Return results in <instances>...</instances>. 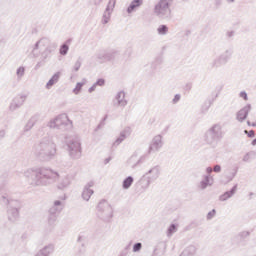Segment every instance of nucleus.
<instances>
[{
	"instance_id": "obj_1",
	"label": "nucleus",
	"mask_w": 256,
	"mask_h": 256,
	"mask_svg": "<svg viewBox=\"0 0 256 256\" xmlns=\"http://www.w3.org/2000/svg\"><path fill=\"white\" fill-rule=\"evenodd\" d=\"M24 177H26V179H31V184L36 187H47L59 180V172L50 167L41 166L26 170L24 172Z\"/></svg>"
},
{
	"instance_id": "obj_2",
	"label": "nucleus",
	"mask_w": 256,
	"mask_h": 256,
	"mask_svg": "<svg viewBox=\"0 0 256 256\" xmlns=\"http://www.w3.org/2000/svg\"><path fill=\"white\" fill-rule=\"evenodd\" d=\"M32 151L38 161L49 163L57 155V144L53 142V139L44 137L38 143L34 144Z\"/></svg>"
},
{
	"instance_id": "obj_3",
	"label": "nucleus",
	"mask_w": 256,
	"mask_h": 256,
	"mask_svg": "<svg viewBox=\"0 0 256 256\" xmlns=\"http://www.w3.org/2000/svg\"><path fill=\"white\" fill-rule=\"evenodd\" d=\"M2 203L7 205V217L8 221L15 223L19 220V211L23 209V202L15 199L8 198L7 196H2Z\"/></svg>"
},
{
	"instance_id": "obj_4",
	"label": "nucleus",
	"mask_w": 256,
	"mask_h": 256,
	"mask_svg": "<svg viewBox=\"0 0 256 256\" xmlns=\"http://www.w3.org/2000/svg\"><path fill=\"white\" fill-rule=\"evenodd\" d=\"M41 50V57L45 61L57 49V44L56 43H51V40L49 38H41L38 40L32 50V53L34 57H38L35 53L37 51Z\"/></svg>"
},
{
	"instance_id": "obj_5",
	"label": "nucleus",
	"mask_w": 256,
	"mask_h": 256,
	"mask_svg": "<svg viewBox=\"0 0 256 256\" xmlns=\"http://www.w3.org/2000/svg\"><path fill=\"white\" fill-rule=\"evenodd\" d=\"M223 139V130L221 125L214 124L210 129H208L204 135V141L207 145L211 147H217L219 141Z\"/></svg>"
},
{
	"instance_id": "obj_6",
	"label": "nucleus",
	"mask_w": 256,
	"mask_h": 256,
	"mask_svg": "<svg viewBox=\"0 0 256 256\" xmlns=\"http://www.w3.org/2000/svg\"><path fill=\"white\" fill-rule=\"evenodd\" d=\"M173 0H159V2L154 6V15L158 19H165L166 21L171 20V5Z\"/></svg>"
},
{
	"instance_id": "obj_7",
	"label": "nucleus",
	"mask_w": 256,
	"mask_h": 256,
	"mask_svg": "<svg viewBox=\"0 0 256 256\" xmlns=\"http://www.w3.org/2000/svg\"><path fill=\"white\" fill-rule=\"evenodd\" d=\"M49 129H61L62 131H67L73 127V122L69 119L67 114H60L50 120L47 124Z\"/></svg>"
},
{
	"instance_id": "obj_8",
	"label": "nucleus",
	"mask_w": 256,
	"mask_h": 256,
	"mask_svg": "<svg viewBox=\"0 0 256 256\" xmlns=\"http://www.w3.org/2000/svg\"><path fill=\"white\" fill-rule=\"evenodd\" d=\"M67 151L71 159H81V140L75 136L66 141Z\"/></svg>"
},
{
	"instance_id": "obj_9",
	"label": "nucleus",
	"mask_w": 256,
	"mask_h": 256,
	"mask_svg": "<svg viewBox=\"0 0 256 256\" xmlns=\"http://www.w3.org/2000/svg\"><path fill=\"white\" fill-rule=\"evenodd\" d=\"M97 217L102 221H109L113 218V207L105 199L101 200L97 205Z\"/></svg>"
},
{
	"instance_id": "obj_10",
	"label": "nucleus",
	"mask_w": 256,
	"mask_h": 256,
	"mask_svg": "<svg viewBox=\"0 0 256 256\" xmlns=\"http://www.w3.org/2000/svg\"><path fill=\"white\" fill-rule=\"evenodd\" d=\"M233 57V48H227L222 54L216 57L212 63H210L211 69H219L223 65H227L231 58Z\"/></svg>"
},
{
	"instance_id": "obj_11",
	"label": "nucleus",
	"mask_w": 256,
	"mask_h": 256,
	"mask_svg": "<svg viewBox=\"0 0 256 256\" xmlns=\"http://www.w3.org/2000/svg\"><path fill=\"white\" fill-rule=\"evenodd\" d=\"M163 145V136L160 134L154 136L148 148V155H151L152 153H159L163 148Z\"/></svg>"
},
{
	"instance_id": "obj_12",
	"label": "nucleus",
	"mask_w": 256,
	"mask_h": 256,
	"mask_svg": "<svg viewBox=\"0 0 256 256\" xmlns=\"http://www.w3.org/2000/svg\"><path fill=\"white\" fill-rule=\"evenodd\" d=\"M98 61L100 63H106V61H115L117 57H119V51L117 50H108V51H101L96 55Z\"/></svg>"
},
{
	"instance_id": "obj_13",
	"label": "nucleus",
	"mask_w": 256,
	"mask_h": 256,
	"mask_svg": "<svg viewBox=\"0 0 256 256\" xmlns=\"http://www.w3.org/2000/svg\"><path fill=\"white\" fill-rule=\"evenodd\" d=\"M116 4L117 0H109L102 16V25H107V23L111 21V13H113V9H115Z\"/></svg>"
},
{
	"instance_id": "obj_14",
	"label": "nucleus",
	"mask_w": 256,
	"mask_h": 256,
	"mask_svg": "<svg viewBox=\"0 0 256 256\" xmlns=\"http://www.w3.org/2000/svg\"><path fill=\"white\" fill-rule=\"evenodd\" d=\"M26 99H27V96L25 95L16 96L9 105V111L13 113V111H17V109H21Z\"/></svg>"
},
{
	"instance_id": "obj_15",
	"label": "nucleus",
	"mask_w": 256,
	"mask_h": 256,
	"mask_svg": "<svg viewBox=\"0 0 256 256\" xmlns=\"http://www.w3.org/2000/svg\"><path fill=\"white\" fill-rule=\"evenodd\" d=\"M251 235L249 231H242L233 238V243H236L238 247H244L247 244V237Z\"/></svg>"
},
{
	"instance_id": "obj_16",
	"label": "nucleus",
	"mask_w": 256,
	"mask_h": 256,
	"mask_svg": "<svg viewBox=\"0 0 256 256\" xmlns=\"http://www.w3.org/2000/svg\"><path fill=\"white\" fill-rule=\"evenodd\" d=\"M249 113H251V104H247L236 113V120L239 123H243L249 117Z\"/></svg>"
},
{
	"instance_id": "obj_17",
	"label": "nucleus",
	"mask_w": 256,
	"mask_h": 256,
	"mask_svg": "<svg viewBox=\"0 0 256 256\" xmlns=\"http://www.w3.org/2000/svg\"><path fill=\"white\" fill-rule=\"evenodd\" d=\"M213 183H215L213 176L203 175L202 180L198 184V189H200V191H205L207 187H213Z\"/></svg>"
},
{
	"instance_id": "obj_18",
	"label": "nucleus",
	"mask_w": 256,
	"mask_h": 256,
	"mask_svg": "<svg viewBox=\"0 0 256 256\" xmlns=\"http://www.w3.org/2000/svg\"><path fill=\"white\" fill-rule=\"evenodd\" d=\"M145 175L150 179L152 183H155L161 175V166L156 165L152 167L148 172L145 173Z\"/></svg>"
},
{
	"instance_id": "obj_19",
	"label": "nucleus",
	"mask_w": 256,
	"mask_h": 256,
	"mask_svg": "<svg viewBox=\"0 0 256 256\" xmlns=\"http://www.w3.org/2000/svg\"><path fill=\"white\" fill-rule=\"evenodd\" d=\"M63 211V202L61 200L54 201L53 206L48 210V215L59 217V213Z\"/></svg>"
},
{
	"instance_id": "obj_20",
	"label": "nucleus",
	"mask_w": 256,
	"mask_h": 256,
	"mask_svg": "<svg viewBox=\"0 0 256 256\" xmlns=\"http://www.w3.org/2000/svg\"><path fill=\"white\" fill-rule=\"evenodd\" d=\"M63 211V202L61 200L54 201L53 206L48 210V215L59 217V213Z\"/></svg>"
},
{
	"instance_id": "obj_21",
	"label": "nucleus",
	"mask_w": 256,
	"mask_h": 256,
	"mask_svg": "<svg viewBox=\"0 0 256 256\" xmlns=\"http://www.w3.org/2000/svg\"><path fill=\"white\" fill-rule=\"evenodd\" d=\"M143 161H145V156L137 158V154H133L128 160V165L131 167V169H136L138 165L143 163Z\"/></svg>"
},
{
	"instance_id": "obj_22",
	"label": "nucleus",
	"mask_w": 256,
	"mask_h": 256,
	"mask_svg": "<svg viewBox=\"0 0 256 256\" xmlns=\"http://www.w3.org/2000/svg\"><path fill=\"white\" fill-rule=\"evenodd\" d=\"M93 187V182H89L83 189L82 199L84 201H89L91 199V195H93L94 191L91 189Z\"/></svg>"
},
{
	"instance_id": "obj_23",
	"label": "nucleus",
	"mask_w": 256,
	"mask_h": 256,
	"mask_svg": "<svg viewBox=\"0 0 256 256\" xmlns=\"http://www.w3.org/2000/svg\"><path fill=\"white\" fill-rule=\"evenodd\" d=\"M238 185L235 184L229 191L224 192L222 195L219 196L220 201H227L233 197L237 193Z\"/></svg>"
},
{
	"instance_id": "obj_24",
	"label": "nucleus",
	"mask_w": 256,
	"mask_h": 256,
	"mask_svg": "<svg viewBox=\"0 0 256 256\" xmlns=\"http://www.w3.org/2000/svg\"><path fill=\"white\" fill-rule=\"evenodd\" d=\"M71 185V177L65 176L64 178H61L58 182L57 189L60 191H64V189H67Z\"/></svg>"
},
{
	"instance_id": "obj_25",
	"label": "nucleus",
	"mask_w": 256,
	"mask_h": 256,
	"mask_svg": "<svg viewBox=\"0 0 256 256\" xmlns=\"http://www.w3.org/2000/svg\"><path fill=\"white\" fill-rule=\"evenodd\" d=\"M37 121H39V116L38 115L32 116L28 120L27 124L24 126V133L31 131L33 127H35V123H37Z\"/></svg>"
},
{
	"instance_id": "obj_26",
	"label": "nucleus",
	"mask_w": 256,
	"mask_h": 256,
	"mask_svg": "<svg viewBox=\"0 0 256 256\" xmlns=\"http://www.w3.org/2000/svg\"><path fill=\"white\" fill-rule=\"evenodd\" d=\"M165 249H167V243L163 241L158 242L153 250L152 256H158L159 253H165Z\"/></svg>"
},
{
	"instance_id": "obj_27",
	"label": "nucleus",
	"mask_w": 256,
	"mask_h": 256,
	"mask_svg": "<svg viewBox=\"0 0 256 256\" xmlns=\"http://www.w3.org/2000/svg\"><path fill=\"white\" fill-rule=\"evenodd\" d=\"M115 99L120 107H126L128 102L125 100V91H119L116 94Z\"/></svg>"
},
{
	"instance_id": "obj_28",
	"label": "nucleus",
	"mask_w": 256,
	"mask_h": 256,
	"mask_svg": "<svg viewBox=\"0 0 256 256\" xmlns=\"http://www.w3.org/2000/svg\"><path fill=\"white\" fill-rule=\"evenodd\" d=\"M61 77V72H56L47 82L46 89H51L53 85L59 82V79Z\"/></svg>"
},
{
	"instance_id": "obj_29",
	"label": "nucleus",
	"mask_w": 256,
	"mask_h": 256,
	"mask_svg": "<svg viewBox=\"0 0 256 256\" xmlns=\"http://www.w3.org/2000/svg\"><path fill=\"white\" fill-rule=\"evenodd\" d=\"M141 5H143V0H132L127 8V13H133V11H135V9H139Z\"/></svg>"
},
{
	"instance_id": "obj_30",
	"label": "nucleus",
	"mask_w": 256,
	"mask_h": 256,
	"mask_svg": "<svg viewBox=\"0 0 256 256\" xmlns=\"http://www.w3.org/2000/svg\"><path fill=\"white\" fill-rule=\"evenodd\" d=\"M151 183L153 182L148 178L147 174H144L139 180V184L144 190L149 189V185H151Z\"/></svg>"
},
{
	"instance_id": "obj_31",
	"label": "nucleus",
	"mask_w": 256,
	"mask_h": 256,
	"mask_svg": "<svg viewBox=\"0 0 256 256\" xmlns=\"http://www.w3.org/2000/svg\"><path fill=\"white\" fill-rule=\"evenodd\" d=\"M197 253V248L194 245L186 247L180 256H194Z\"/></svg>"
},
{
	"instance_id": "obj_32",
	"label": "nucleus",
	"mask_w": 256,
	"mask_h": 256,
	"mask_svg": "<svg viewBox=\"0 0 256 256\" xmlns=\"http://www.w3.org/2000/svg\"><path fill=\"white\" fill-rule=\"evenodd\" d=\"M134 181L135 179L133 178V176H127L122 182V189H131V185H133Z\"/></svg>"
},
{
	"instance_id": "obj_33",
	"label": "nucleus",
	"mask_w": 256,
	"mask_h": 256,
	"mask_svg": "<svg viewBox=\"0 0 256 256\" xmlns=\"http://www.w3.org/2000/svg\"><path fill=\"white\" fill-rule=\"evenodd\" d=\"M67 43H71V39H68L65 43H63L61 46H60V49H59V53L60 55H67V53H69V44Z\"/></svg>"
},
{
	"instance_id": "obj_34",
	"label": "nucleus",
	"mask_w": 256,
	"mask_h": 256,
	"mask_svg": "<svg viewBox=\"0 0 256 256\" xmlns=\"http://www.w3.org/2000/svg\"><path fill=\"white\" fill-rule=\"evenodd\" d=\"M125 139H127V134L125 133V131H123L120 133V136L112 144V147H119V145H121V143L124 142Z\"/></svg>"
},
{
	"instance_id": "obj_35",
	"label": "nucleus",
	"mask_w": 256,
	"mask_h": 256,
	"mask_svg": "<svg viewBox=\"0 0 256 256\" xmlns=\"http://www.w3.org/2000/svg\"><path fill=\"white\" fill-rule=\"evenodd\" d=\"M57 217L58 216H55L53 214H48L47 223L50 229H53L55 227V223H57Z\"/></svg>"
},
{
	"instance_id": "obj_36",
	"label": "nucleus",
	"mask_w": 256,
	"mask_h": 256,
	"mask_svg": "<svg viewBox=\"0 0 256 256\" xmlns=\"http://www.w3.org/2000/svg\"><path fill=\"white\" fill-rule=\"evenodd\" d=\"M158 35H167L169 33V27L165 24L160 25L157 28Z\"/></svg>"
},
{
	"instance_id": "obj_37",
	"label": "nucleus",
	"mask_w": 256,
	"mask_h": 256,
	"mask_svg": "<svg viewBox=\"0 0 256 256\" xmlns=\"http://www.w3.org/2000/svg\"><path fill=\"white\" fill-rule=\"evenodd\" d=\"M251 159H255V152L254 151H250L248 153H246L242 159V161H244V163H249V161H251Z\"/></svg>"
},
{
	"instance_id": "obj_38",
	"label": "nucleus",
	"mask_w": 256,
	"mask_h": 256,
	"mask_svg": "<svg viewBox=\"0 0 256 256\" xmlns=\"http://www.w3.org/2000/svg\"><path fill=\"white\" fill-rule=\"evenodd\" d=\"M16 75H17L18 81H20V79H23V77H25V67L23 66L18 67L16 70Z\"/></svg>"
},
{
	"instance_id": "obj_39",
	"label": "nucleus",
	"mask_w": 256,
	"mask_h": 256,
	"mask_svg": "<svg viewBox=\"0 0 256 256\" xmlns=\"http://www.w3.org/2000/svg\"><path fill=\"white\" fill-rule=\"evenodd\" d=\"M177 233V226L171 224L167 229V237H173V234Z\"/></svg>"
},
{
	"instance_id": "obj_40",
	"label": "nucleus",
	"mask_w": 256,
	"mask_h": 256,
	"mask_svg": "<svg viewBox=\"0 0 256 256\" xmlns=\"http://www.w3.org/2000/svg\"><path fill=\"white\" fill-rule=\"evenodd\" d=\"M212 104H213V101L206 100L201 107L202 113H207L209 111V107H211Z\"/></svg>"
},
{
	"instance_id": "obj_41",
	"label": "nucleus",
	"mask_w": 256,
	"mask_h": 256,
	"mask_svg": "<svg viewBox=\"0 0 256 256\" xmlns=\"http://www.w3.org/2000/svg\"><path fill=\"white\" fill-rule=\"evenodd\" d=\"M83 85H84L83 82H78V83L76 84V87L73 89V93H74L75 95H79V93H81V89H83Z\"/></svg>"
},
{
	"instance_id": "obj_42",
	"label": "nucleus",
	"mask_w": 256,
	"mask_h": 256,
	"mask_svg": "<svg viewBox=\"0 0 256 256\" xmlns=\"http://www.w3.org/2000/svg\"><path fill=\"white\" fill-rule=\"evenodd\" d=\"M141 249H143V244L140 242H137L133 245V252L134 253H139V251H141Z\"/></svg>"
},
{
	"instance_id": "obj_43",
	"label": "nucleus",
	"mask_w": 256,
	"mask_h": 256,
	"mask_svg": "<svg viewBox=\"0 0 256 256\" xmlns=\"http://www.w3.org/2000/svg\"><path fill=\"white\" fill-rule=\"evenodd\" d=\"M215 215H217V210L212 209L210 212H208L206 219L207 221H211V219H213V217H215Z\"/></svg>"
},
{
	"instance_id": "obj_44",
	"label": "nucleus",
	"mask_w": 256,
	"mask_h": 256,
	"mask_svg": "<svg viewBox=\"0 0 256 256\" xmlns=\"http://www.w3.org/2000/svg\"><path fill=\"white\" fill-rule=\"evenodd\" d=\"M79 69H81V58H79L75 64H74V67H73V71H79Z\"/></svg>"
},
{
	"instance_id": "obj_45",
	"label": "nucleus",
	"mask_w": 256,
	"mask_h": 256,
	"mask_svg": "<svg viewBox=\"0 0 256 256\" xmlns=\"http://www.w3.org/2000/svg\"><path fill=\"white\" fill-rule=\"evenodd\" d=\"M245 135H247V137H249L250 139H253V137H255V130H244Z\"/></svg>"
},
{
	"instance_id": "obj_46",
	"label": "nucleus",
	"mask_w": 256,
	"mask_h": 256,
	"mask_svg": "<svg viewBox=\"0 0 256 256\" xmlns=\"http://www.w3.org/2000/svg\"><path fill=\"white\" fill-rule=\"evenodd\" d=\"M180 101H181V94H175L174 98L172 99L173 105H177V103Z\"/></svg>"
},
{
	"instance_id": "obj_47",
	"label": "nucleus",
	"mask_w": 256,
	"mask_h": 256,
	"mask_svg": "<svg viewBox=\"0 0 256 256\" xmlns=\"http://www.w3.org/2000/svg\"><path fill=\"white\" fill-rule=\"evenodd\" d=\"M95 86L97 87H103L104 85H105V79H103V78H100V79H98L95 83Z\"/></svg>"
},
{
	"instance_id": "obj_48",
	"label": "nucleus",
	"mask_w": 256,
	"mask_h": 256,
	"mask_svg": "<svg viewBox=\"0 0 256 256\" xmlns=\"http://www.w3.org/2000/svg\"><path fill=\"white\" fill-rule=\"evenodd\" d=\"M239 97H241V99H244V101H249V96L247 95L246 91H241Z\"/></svg>"
},
{
	"instance_id": "obj_49",
	"label": "nucleus",
	"mask_w": 256,
	"mask_h": 256,
	"mask_svg": "<svg viewBox=\"0 0 256 256\" xmlns=\"http://www.w3.org/2000/svg\"><path fill=\"white\" fill-rule=\"evenodd\" d=\"M105 121H107V115H105L101 122L98 124L97 129H101V127L105 126Z\"/></svg>"
},
{
	"instance_id": "obj_50",
	"label": "nucleus",
	"mask_w": 256,
	"mask_h": 256,
	"mask_svg": "<svg viewBox=\"0 0 256 256\" xmlns=\"http://www.w3.org/2000/svg\"><path fill=\"white\" fill-rule=\"evenodd\" d=\"M226 37H227V39H232V37H235V31H233V30L227 31Z\"/></svg>"
},
{
	"instance_id": "obj_51",
	"label": "nucleus",
	"mask_w": 256,
	"mask_h": 256,
	"mask_svg": "<svg viewBox=\"0 0 256 256\" xmlns=\"http://www.w3.org/2000/svg\"><path fill=\"white\" fill-rule=\"evenodd\" d=\"M85 251H86L85 244L82 243L81 248L78 250V255H85Z\"/></svg>"
},
{
	"instance_id": "obj_52",
	"label": "nucleus",
	"mask_w": 256,
	"mask_h": 256,
	"mask_svg": "<svg viewBox=\"0 0 256 256\" xmlns=\"http://www.w3.org/2000/svg\"><path fill=\"white\" fill-rule=\"evenodd\" d=\"M212 171H214V173H221V165L216 164V165L213 167Z\"/></svg>"
},
{
	"instance_id": "obj_53",
	"label": "nucleus",
	"mask_w": 256,
	"mask_h": 256,
	"mask_svg": "<svg viewBox=\"0 0 256 256\" xmlns=\"http://www.w3.org/2000/svg\"><path fill=\"white\" fill-rule=\"evenodd\" d=\"M214 5H215L216 9H219V7H221V5H223V0H215Z\"/></svg>"
},
{
	"instance_id": "obj_54",
	"label": "nucleus",
	"mask_w": 256,
	"mask_h": 256,
	"mask_svg": "<svg viewBox=\"0 0 256 256\" xmlns=\"http://www.w3.org/2000/svg\"><path fill=\"white\" fill-rule=\"evenodd\" d=\"M237 175V170H234V172L231 173L230 176H228V181H231L232 179H235V176Z\"/></svg>"
},
{
	"instance_id": "obj_55",
	"label": "nucleus",
	"mask_w": 256,
	"mask_h": 256,
	"mask_svg": "<svg viewBox=\"0 0 256 256\" xmlns=\"http://www.w3.org/2000/svg\"><path fill=\"white\" fill-rule=\"evenodd\" d=\"M211 173H213V168L212 167H207L205 175H208L209 177H211Z\"/></svg>"
},
{
	"instance_id": "obj_56",
	"label": "nucleus",
	"mask_w": 256,
	"mask_h": 256,
	"mask_svg": "<svg viewBox=\"0 0 256 256\" xmlns=\"http://www.w3.org/2000/svg\"><path fill=\"white\" fill-rule=\"evenodd\" d=\"M95 89H97V86L95 84H93L89 89L88 92L89 93H93V91H95Z\"/></svg>"
},
{
	"instance_id": "obj_57",
	"label": "nucleus",
	"mask_w": 256,
	"mask_h": 256,
	"mask_svg": "<svg viewBox=\"0 0 256 256\" xmlns=\"http://www.w3.org/2000/svg\"><path fill=\"white\" fill-rule=\"evenodd\" d=\"M247 125H248V127H256V122L251 123V121L248 120Z\"/></svg>"
},
{
	"instance_id": "obj_58",
	"label": "nucleus",
	"mask_w": 256,
	"mask_h": 256,
	"mask_svg": "<svg viewBox=\"0 0 256 256\" xmlns=\"http://www.w3.org/2000/svg\"><path fill=\"white\" fill-rule=\"evenodd\" d=\"M103 3V0H94V5L99 6Z\"/></svg>"
},
{
	"instance_id": "obj_59",
	"label": "nucleus",
	"mask_w": 256,
	"mask_h": 256,
	"mask_svg": "<svg viewBox=\"0 0 256 256\" xmlns=\"http://www.w3.org/2000/svg\"><path fill=\"white\" fill-rule=\"evenodd\" d=\"M3 137H5V130L0 131V141L3 139Z\"/></svg>"
},
{
	"instance_id": "obj_60",
	"label": "nucleus",
	"mask_w": 256,
	"mask_h": 256,
	"mask_svg": "<svg viewBox=\"0 0 256 256\" xmlns=\"http://www.w3.org/2000/svg\"><path fill=\"white\" fill-rule=\"evenodd\" d=\"M41 65H43L41 62H38L35 66V70L37 71V69L41 68Z\"/></svg>"
},
{
	"instance_id": "obj_61",
	"label": "nucleus",
	"mask_w": 256,
	"mask_h": 256,
	"mask_svg": "<svg viewBox=\"0 0 256 256\" xmlns=\"http://www.w3.org/2000/svg\"><path fill=\"white\" fill-rule=\"evenodd\" d=\"M111 162V157H108L104 160V164L107 165L108 163Z\"/></svg>"
},
{
	"instance_id": "obj_62",
	"label": "nucleus",
	"mask_w": 256,
	"mask_h": 256,
	"mask_svg": "<svg viewBox=\"0 0 256 256\" xmlns=\"http://www.w3.org/2000/svg\"><path fill=\"white\" fill-rule=\"evenodd\" d=\"M5 41H6L5 38L0 36V43H5Z\"/></svg>"
},
{
	"instance_id": "obj_63",
	"label": "nucleus",
	"mask_w": 256,
	"mask_h": 256,
	"mask_svg": "<svg viewBox=\"0 0 256 256\" xmlns=\"http://www.w3.org/2000/svg\"><path fill=\"white\" fill-rule=\"evenodd\" d=\"M251 145H253V146L256 145V138L252 140Z\"/></svg>"
},
{
	"instance_id": "obj_64",
	"label": "nucleus",
	"mask_w": 256,
	"mask_h": 256,
	"mask_svg": "<svg viewBox=\"0 0 256 256\" xmlns=\"http://www.w3.org/2000/svg\"><path fill=\"white\" fill-rule=\"evenodd\" d=\"M191 87H192L191 84L186 85V89H188L189 91H190Z\"/></svg>"
}]
</instances>
